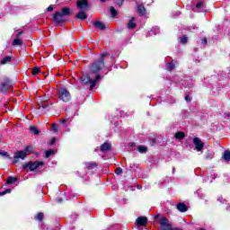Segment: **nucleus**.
<instances>
[{"mask_svg":"<svg viewBox=\"0 0 230 230\" xmlns=\"http://www.w3.org/2000/svg\"><path fill=\"white\" fill-rule=\"evenodd\" d=\"M109 57V53L104 52L101 54L98 60L93 61L89 66V74H84L81 77V84L83 85H90V91L96 87V84L100 82L102 75L100 71L105 67V58Z\"/></svg>","mask_w":230,"mask_h":230,"instance_id":"nucleus-1","label":"nucleus"},{"mask_svg":"<svg viewBox=\"0 0 230 230\" xmlns=\"http://www.w3.org/2000/svg\"><path fill=\"white\" fill-rule=\"evenodd\" d=\"M66 15H71V9L65 7L61 11H58L53 16L54 22H66Z\"/></svg>","mask_w":230,"mask_h":230,"instance_id":"nucleus-2","label":"nucleus"},{"mask_svg":"<svg viewBox=\"0 0 230 230\" xmlns=\"http://www.w3.org/2000/svg\"><path fill=\"white\" fill-rule=\"evenodd\" d=\"M30 152H31V146H27L25 147L24 150L17 151L16 153H14V155H13L14 160L13 161V164H17V163H19V159H22V160L26 159Z\"/></svg>","mask_w":230,"mask_h":230,"instance_id":"nucleus-3","label":"nucleus"},{"mask_svg":"<svg viewBox=\"0 0 230 230\" xmlns=\"http://www.w3.org/2000/svg\"><path fill=\"white\" fill-rule=\"evenodd\" d=\"M43 167H44V162L42 161H35L34 163L29 162L28 164H24L22 165L23 170H26L27 168H29L31 172H34V170H42Z\"/></svg>","mask_w":230,"mask_h":230,"instance_id":"nucleus-4","label":"nucleus"},{"mask_svg":"<svg viewBox=\"0 0 230 230\" xmlns=\"http://www.w3.org/2000/svg\"><path fill=\"white\" fill-rule=\"evenodd\" d=\"M58 98L64 103H67V102H71V93L67 91L66 88H60L58 92Z\"/></svg>","mask_w":230,"mask_h":230,"instance_id":"nucleus-5","label":"nucleus"},{"mask_svg":"<svg viewBox=\"0 0 230 230\" xmlns=\"http://www.w3.org/2000/svg\"><path fill=\"white\" fill-rule=\"evenodd\" d=\"M12 87H13V83L10 79L4 78L0 83V93H8Z\"/></svg>","mask_w":230,"mask_h":230,"instance_id":"nucleus-6","label":"nucleus"},{"mask_svg":"<svg viewBox=\"0 0 230 230\" xmlns=\"http://www.w3.org/2000/svg\"><path fill=\"white\" fill-rule=\"evenodd\" d=\"M160 227L161 230H182L180 228H173L172 227V223L168 221V218L166 217H162L160 220Z\"/></svg>","mask_w":230,"mask_h":230,"instance_id":"nucleus-7","label":"nucleus"},{"mask_svg":"<svg viewBox=\"0 0 230 230\" xmlns=\"http://www.w3.org/2000/svg\"><path fill=\"white\" fill-rule=\"evenodd\" d=\"M192 143L195 146L194 150H196V152H202V150H204V142H202L200 138L194 137L192 139Z\"/></svg>","mask_w":230,"mask_h":230,"instance_id":"nucleus-8","label":"nucleus"},{"mask_svg":"<svg viewBox=\"0 0 230 230\" xmlns=\"http://www.w3.org/2000/svg\"><path fill=\"white\" fill-rule=\"evenodd\" d=\"M77 8L83 12L89 10V2L87 0L77 1Z\"/></svg>","mask_w":230,"mask_h":230,"instance_id":"nucleus-9","label":"nucleus"},{"mask_svg":"<svg viewBox=\"0 0 230 230\" xmlns=\"http://www.w3.org/2000/svg\"><path fill=\"white\" fill-rule=\"evenodd\" d=\"M111 148H112V146L111 145V143L105 142L100 147H97L95 149V152H98V150H100L101 152H109V150H111Z\"/></svg>","mask_w":230,"mask_h":230,"instance_id":"nucleus-10","label":"nucleus"},{"mask_svg":"<svg viewBox=\"0 0 230 230\" xmlns=\"http://www.w3.org/2000/svg\"><path fill=\"white\" fill-rule=\"evenodd\" d=\"M147 222L148 218H146V217H139L136 220L137 226H142V227H146Z\"/></svg>","mask_w":230,"mask_h":230,"instance_id":"nucleus-11","label":"nucleus"},{"mask_svg":"<svg viewBox=\"0 0 230 230\" xmlns=\"http://www.w3.org/2000/svg\"><path fill=\"white\" fill-rule=\"evenodd\" d=\"M137 13L141 17H143L144 15H146V8H145V5H143V4L137 2Z\"/></svg>","mask_w":230,"mask_h":230,"instance_id":"nucleus-12","label":"nucleus"},{"mask_svg":"<svg viewBox=\"0 0 230 230\" xmlns=\"http://www.w3.org/2000/svg\"><path fill=\"white\" fill-rule=\"evenodd\" d=\"M177 209L181 213H186V211H188V207L184 203H178Z\"/></svg>","mask_w":230,"mask_h":230,"instance_id":"nucleus-13","label":"nucleus"},{"mask_svg":"<svg viewBox=\"0 0 230 230\" xmlns=\"http://www.w3.org/2000/svg\"><path fill=\"white\" fill-rule=\"evenodd\" d=\"M136 26V17H132L128 23V30H134Z\"/></svg>","mask_w":230,"mask_h":230,"instance_id":"nucleus-14","label":"nucleus"},{"mask_svg":"<svg viewBox=\"0 0 230 230\" xmlns=\"http://www.w3.org/2000/svg\"><path fill=\"white\" fill-rule=\"evenodd\" d=\"M94 28H97L98 30H105V23L100 21H96L93 22Z\"/></svg>","mask_w":230,"mask_h":230,"instance_id":"nucleus-15","label":"nucleus"},{"mask_svg":"<svg viewBox=\"0 0 230 230\" xmlns=\"http://www.w3.org/2000/svg\"><path fill=\"white\" fill-rule=\"evenodd\" d=\"M75 17L81 21H85V19H87V14H85L84 11H81L75 15Z\"/></svg>","mask_w":230,"mask_h":230,"instance_id":"nucleus-16","label":"nucleus"},{"mask_svg":"<svg viewBox=\"0 0 230 230\" xmlns=\"http://www.w3.org/2000/svg\"><path fill=\"white\" fill-rule=\"evenodd\" d=\"M178 42L183 46L188 44V36L183 35L178 39Z\"/></svg>","mask_w":230,"mask_h":230,"instance_id":"nucleus-17","label":"nucleus"},{"mask_svg":"<svg viewBox=\"0 0 230 230\" xmlns=\"http://www.w3.org/2000/svg\"><path fill=\"white\" fill-rule=\"evenodd\" d=\"M160 29L159 27H153V30H151L148 33L149 37H152L153 35H157L159 34Z\"/></svg>","mask_w":230,"mask_h":230,"instance_id":"nucleus-18","label":"nucleus"},{"mask_svg":"<svg viewBox=\"0 0 230 230\" xmlns=\"http://www.w3.org/2000/svg\"><path fill=\"white\" fill-rule=\"evenodd\" d=\"M97 166H98V164H96L95 162L86 163V168L88 170H94V168H96Z\"/></svg>","mask_w":230,"mask_h":230,"instance_id":"nucleus-19","label":"nucleus"},{"mask_svg":"<svg viewBox=\"0 0 230 230\" xmlns=\"http://www.w3.org/2000/svg\"><path fill=\"white\" fill-rule=\"evenodd\" d=\"M9 62H12V57L6 56L1 60L2 66H4L5 64H8Z\"/></svg>","mask_w":230,"mask_h":230,"instance_id":"nucleus-20","label":"nucleus"},{"mask_svg":"<svg viewBox=\"0 0 230 230\" xmlns=\"http://www.w3.org/2000/svg\"><path fill=\"white\" fill-rule=\"evenodd\" d=\"M30 131L34 134L35 136H39L40 134V130H39L36 127L31 126L30 127Z\"/></svg>","mask_w":230,"mask_h":230,"instance_id":"nucleus-21","label":"nucleus"},{"mask_svg":"<svg viewBox=\"0 0 230 230\" xmlns=\"http://www.w3.org/2000/svg\"><path fill=\"white\" fill-rule=\"evenodd\" d=\"M174 137H176V139H184V137H186V135L184 134V132L179 131L175 133Z\"/></svg>","mask_w":230,"mask_h":230,"instance_id":"nucleus-22","label":"nucleus"},{"mask_svg":"<svg viewBox=\"0 0 230 230\" xmlns=\"http://www.w3.org/2000/svg\"><path fill=\"white\" fill-rule=\"evenodd\" d=\"M13 46H22V40L16 38L12 42Z\"/></svg>","mask_w":230,"mask_h":230,"instance_id":"nucleus-23","label":"nucleus"},{"mask_svg":"<svg viewBox=\"0 0 230 230\" xmlns=\"http://www.w3.org/2000/svg\"><path fill=\"white\" fill-rule=\"evenodd\" d=\"M14 182H17V178L15 177H8L6 180V184H14Z\"/></svg>","mask_w":230,"mask_h":230,"instance_id":"nucleus-24","label":"nucleus"},{"mask_svg":"<svg viewBox=\"0 0 230 230\" xmlns=\"http://www.w3.org/2000/svg\"><path fill=\"white\" fill-rule=\"evenodd\" d=\"M204 6V2H199L196 4V9L194 11L196 12H202V7Z\"/></svg>","mask_w":230,"mask_h":230,"instance_id":"nucleus-25","label":"nucleus"},{"mask_svg":"<svg viewBox=\"0 0 230 230\" xmlns=\"http://www.w3.org/2000/svg\"><path fill=\"white\" fill-rule=\"evenodd\" d=\"M148 150V148L145 146H137V151L140 153V154H145L146 153V151Z\"/></svg>","mask_w":230,"mask_h":230,"instance_id":"nucleus-26","label":"nucleus"},{"mask_svg":"<svg viewBox=\"0 0 230 230\" xmlns=\"http://www.w3.org/2000/svg\"><path fill=\"white\" fill-rule=\"evenodd\" d=\"M165 67H166L167 71H173V69H175V64L167 63Z\"/></svg>","mask_w":230,"mask_h":230,"instance_id":"nucleus-27","label":"nucleus"},{"mask_svg":"<svg viewBox=\"0 0 230 230\" xmlns=\"http://www.w3.org/2000/svg\"><path fill=\"white\" fill-rule=\"evenodd\" d=\"M53 154H55V150H53V149H49V150L46 151L45 152L46 159L51 157V155H53Z\"/></svg>","mask_w":230,"mask_h":230,"instance_id":"nucleus-28","label":"nucleus"},{"mask_svg":"<svg viewBox=\"0 0 230 230\" xmlns=\"http://www.w3.org/2000/svg\"><path fill=\"white\" fill-rule=\"evenodd\" d=\"M223 159L225 161H230V151H225L223 155Z\"/></svg>","mask_w":230,"mask_h":230,"instance_id":"nucleus-29","label":"nucleus"},{"mask_svg":"<svg viewBox=\"0 0 230 230\" xmlns=\"http://www.w3.org/2000/svg\"><path fill=\"white\" fill-rule=\"evenodd\" d=\"M8 193H12V189H6L5 190L1 191L0 192V197H3L4 195H8Z\"/></svg>","mask_w":230,"mask_h":230,"instance_id":"nucleus-30","label":"nucleus"},{"mask_svg":"<svg viewBox=\"0 0 230 230\" xmlns=\"http://www.w3.org/2000/svg\"><path fill=\"white\" fill-rule=\"evenodd\" d=\"M110 12L111 13V17H116V15H118V11L114 7H111Z\"/></svg>","mask_w":230,"mask_h":230,"instance_id":"nucleus-31","label":"nucleus"},{"mask_svg":"<svg viewBox=\"0 0 230 230\" xmlns=\"http://www.w3.org/2000/svg\"><path fill=\"white\" fill-rule=\"evenodd\" d=\"M36 220H38L39 222H42V218H44V214L43 213H39L36 217H35Z\"/></svg>","mask_w":230,"mask_h":230,"instance_id":"nucleus-32","label":"nucleus"},{"mask_svg":"<svg viewBox=\"0 0 230 230\" xmlns=\"http://www.w3.org/2000/svg\"><path fill=\"white\" fill-rule=\"evenodd\" d=\"M40 73V67H34L32 68V75L35 76L36 75H39Z\"/></svg>","mask_w":230,"mask_h":230,"instance_id":"nucleus-33","label":"nucleus"},{"mask_svg":"<svg viewBox=\"0 0 230 230\" xmlns=\"http://www.w3.org/2000/svg\"><path fill=\"white\" fill-rule=\"evenodd\" d=\"M181 85H183V87H189L191 88L192 84H189V82L187 80L182 81Z\"/></svg>","mask_w":230,"mask_h":230,"instance_id":"nucleus-34","label":"nucleus"},{"mask_svg":"<svg viewBox=\"0 0 230 230\" xmlns=\"http://www.w3.org/2000/svg\"><path fill=\"white\" fill-rule=\"evenodd\" d=\"M115 173L116 175H121V173H123V169H121L120 167L117 168Z\"/></svg>","mask_w":230,"mask_h":230,"instance_id":"nucleus-35","label":"nucleus"},{"mask_svg":"<svg viewBox=\"0 0 230 230\" xmlns=\"http://www.w3.org/2000/svg\"><path fill=\"white\" fill-rule=\"evenodd\" d=\"M51 130H53V132H57L58 130V125L52 124Z\"/></svg>","mask_w":230,"mask_h":230,"instance_id":"nucleus-36","label":"nucleus"},{"mask_svg":"<svg viewBox=\"0 0 230 230\" xmlns=\"http://www.w3.org/2000/svg\"><path fill=\"white\" fill-rule=\"evenodd\" d=\"M0 155H2L3 157H9L10 155H8V152L0 151Z\"/></svg>","mask_w":230,"mask_h":230,"instance_id":"nucleus-37","label":"nucleus"},{"mask_svg":"<svg viewBox=\"0 0 230 230\" xmlns=\"http://www.w3.org/2000/svg\"><path fill=\"white\" fill-rule=\"evenodd\" d=\"M206 159H213V153L208 152L206 154Z\"/></svg>","mask_w":230,"mask_h":230,"instance_id":"nucleus-38","label":"nucleus"},{"mask_svg":"<svg viewBox=\"0 0 230 230\" xmlns=\"http://www.w3.org/2000/svg\"><path fill=\"white\" fill-rule=\"evenodd\" d=\"M114 3H116V4H118V6H121V4H123V1L125 0H113Z\"/></svg>","mask_w":230,"mask_h":230,"instance_id":"nucleus-39","label":"nucleus"},{"mask_svg":"<svg viewBox=\"0 0 230 230\" xmlns=\"http://www.w3.org/2000/svg\"><path fill=\"white\" fill-rule=\"evenodd\" d=\"M218 202H220L221 204H227V201L226 199H224V198H219L217 199Z\"/></svg>","mask_w":230,"mask_h":230,"instance_id":"nucleus-40","label":"nucleus"},{"mask_svg":"<svg viewBox=\"0 0 230 230\" xmlns=\"http://www.w3.org/2000/svg\"><path fill=\"white\" fill-rule=\"evenodd\" d=\"M167 102H168V103H175V100H174L173 98L169 97V98L167 99Z\"/></svg>","mask_w":230,"mask_h":230,"instance_id":"nucleus-41","label":"nucleus"},{"mask_svg":"<svg viewBox=\"0 0 230 230\" xmlns=\"http://www.w3.org/2000/svg\"><path fill=\"white\" fill-rule=\"evenodd\" d=\"M201 44H203L204 46H206V45L208 44V39L203 38V39L201 40Z\"/></svg>","mask_w":230,"mask_h":230,"instance_id":"nucleus-42","label":"nucleus"},{"mask_svg":"<svg viewBox=\"0 0 230 230\" xmlns=\"http://www.w3.org/2000/svg\"><path fill=\"white\" fill-rule=\"evenodd\" d=\"M156 141L157 140L155 138H151L150 139V145H152V146H154V145H155Z\"/></svg>","mask_w":230,"mask_h":230,"instance_id":"nucleus-43","label":"nucleus"},{"mask_svg":"<svg viewBox=\"0 0 230 230\" xmlns=\"http://www.w3.org/2000/svg\"><path fill=\"white\" fill-rule=\"evenodd\" d=\"M197 30H199L197 27H189V31H197Z\"/></svg>","mask_w":230,"mask_h":230,"instance_id":"nucleus-44","label":"nucleus"},{"mask_svg":"<svg viewBox=\"0 0 230 230\" xmlns=\"http://www.w3.org/2000/svg\"><path fill=\"white\" fill-rule=\"evenodd\" d=\"M67 121H69V119H63L59 120V123L64 124V123H67Z\"/></svg>","mask_w":230,"mask_h":230,"instance_id":"nucleus-45","label":"nucleus"},{"mask_svg":"<svg viewBox=\"0 0 230 230\" xmlns=\"http://www.w3.org/2000/svg\"><path fill=\"white\" fill-rule=\"evenodd\" d=\"M55 143H57V138H52L49 142V145H55Z\"/></svg>","mask_w":230,"mask_h":230,"instance_id":"nucleus-46","label":"nucleus"},{"mask_svg":"<svg viewBox=\"0 0 230 230\" xmlns=\"http://www.w3.org/2000/svg\"><path fill=\"white\" fill-rule=\"evenodd\" d=\"M22 33H24L23 31H20L16 34V39H19V37H21V35H22Z\"/></svg>","mask_w":230,"mask_h":230,"instance_id":"nucleus-47","label":"nucleus"},{"mask_svg":"<svg viewBox=\"0 0 230 230\" xmlns=\"http://www.w3.org/2000/svg\"><path fill=\"white\" fill-rule=\"evenodd\" d=\"M186 102H191V98H190V95L185 96Z\"/></svg>","mask_w":230,"mask_h":230,"instance_id":"nucleus-48","label":"nucleus"},{"mask_svg":"<svg viewBox=\"0 0 230 230\" xmlns=\"http://www.w3.org/2000/svg\"><path fill=\"white\" fill-rule=\"evenodd\" d=\"M48 12H53V6L49 5L48 8H47Z\"/></svg>","mask_w":230,"mask_h":230,"instance_id":"nucleus-49","label":"nucleus"},{"mask_svg":"<svg viewBox=\"0 0 230 230\" xmlns=\"http://www.w3.org/2000/svg\"><path fill=\"white\" fill-rule=\"evenodd\" d=\"M57 202H58V204H60V202H62V199H58Z\"/></svg>","mask_w":230,"mask_h":230,"instance_id":"nucleus-50","label":"nucleus"},{"mask_svg":"<svg viewBox=\"0 0 230 230\" xmlns=\"http://www.w3.org/2000/svg\"><path fill=\"white\" fill-rule=\"evenodd\" d=\"M41 107H42L43 109H46V108L48 107V105L42 104Z\"/></svg>","mask_w":230,"mask_h":230,"instance_id":"nucleus-51","label":"nucleus"},{"mask_svg":"<svg viewBox=\"0 0 230 230\" xmlns=\"http://www.w3.org/2000/svg\"><path fill=\"white\" fill-rule=\"evenodd\" d=\"M101 3H106L107 0H100Z\"/></svg>","mask_w":230,"mask_h":230,"instance_id":"nucleus-52","label":"nucleus"},{"mask_svg":"<svg viewBox=\"0 0 230 230\" xmlns=\"http://www.w3.org/2000/svg\"><path fill=\"white\" fill-rule=\"evenodd\" d=\"M111 60H114V56H111Z\"/></svg>","mask_w":230,"mask_h":230,"instance_id":"nucleus-53","label":"nucleus"},{"mask_svg":"<svg viewBox=\"0 0 230 230\" xmlns=\"http://www.w3.org/2000/svg\"><path fill=\"white\" fill-rule=\"evenodd\" d=\"M226 209L229 210V207H227Z\"/></svg>","mask_w":230,"mask_h":230,"instance_id":"nucleus-54","label":"nucleus"},{"mask_svg":"<svg viewBox=\"0 0 230 230\" xmlns=\"http://www.w3.org/2000/svg\"><path fill=\"white\" fill-rule=\"evenodd\" d=\"M201 230H205L204 228H201Z\"/></svg>","mask_w":230,"mask_h":230,"instance_id":"nucleus-55","label":"nucleus"}]
</instances>
